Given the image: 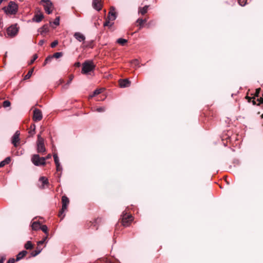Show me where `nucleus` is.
Returning <instances> with one entry per match:
<instances>
[{"instance_id": "obj_1", "label": "nucleus", "mask_w": 263, "mask_h": 263, "mask_svg": "<svg viewBox=\"0 0 263 263\" xmlns=\"http://www.w3.org/2000/svg\"><path fill=\"white\" fill-rule=\"evenodd\" d=\"M3 10L7 14H15L18 10V6L15 2L11 1L7 7H4Z\"/></svg>"}, {"instance_id": "obj_2", "label": "nucleus", "mask_w": 263, "mask_h": 263, "mask_svg": "<svg viewBox=\"0 0 263 263\" xmlns=\"http://www.w3.org/2000/svg\"><path fill=\"white\" fill-rule=\"evenodd\" d=\"M36 151L39 153H43L46 152V148L44 145V139L41 137V133L37 135Z\"/></svg>"}, {"instance_id": "obj_3", "label": "nucleus", "mask_w": 263, "mask_h": 263, "mask_svg": "<svg viewBox=\"0 0 263 263\" xmlns=\"http://www.w3.org/2000/svg\"><path fill=\"white\" fill-rule=\"evenodd\" d=\"M95 68V65L93 64L92 61H86L83 63L82 73L84 74H87L89 72H90Z\"/></svg>"}, {"instance_id": "obj_4", "label": "nucleus", "mask_w": 263, "mask_h": 263, "mask_svg": "<svg viewBox=\"0 0 263 263\" xmlns=\"http://www.w3.org/2000/svg\"><path fill=\"white\" fill-rule=\"evenodd\" d=\"M31 161L36 166L44 165L45 164L44 157H41L38 154H34L31 157Z\"/></svg>"}, {"instance_id": "obj_5", "label": "nucleus", "mask_w": 263, "mask_h": 263, "mask_svg": "<svg viewBox=\"0 0 263 263\" xmlns=\"http://www.w3.org/2000/svg\"><path fill=\"white\" fill-rule=\"evenodd\" d=\"M40 3L43 6L44 10L48 14L52 13V9L53 8L52 2L49 0H41Z\"/></svg>"}, {"instance_id": "obj_6", "label": "nucleus", "mask_w": 263, "mask_h": 263, "mask_svg": "<svg viewBox=\"0 0 263 263\" xmlns=\"http://www.w3.org/2000/svg\"><path fill=\"white\" fill-rule=\"evenodd\" d=\"M62 208L61 210L59 216L63 218L65 215L63 214L65 211L67 209V206L69 204V199L66 196H63L62 198Z\"/></svg>"}, {"instance_id": "obj_7", "label": "nucleus", "mask_w": 263, "mask_h": 263, "mask_svg": "<svg viewBox=\"0 0 263 263\" xmlns=\"http://www.w3.org/2000/svg\"><path fill=\"white\" fill-rule=\"evenodd\" d=\"M122 224L124 227H127L129 225V222L133 220V217L131 215H127V213L124 211L122 213Z\"/></svg>"}, {"instance_id": "obj_8", "label": "nucleus", "mask_w": 263, "mask_h": 263, "mask_svg": "<svg viewBox=\"0 0 263 263\" xmlns=\"http://www.w3.org/2000/svg\"><path fill=\"white\" fill-rule=\"evenodd\" d=\"M18 31L16 25H12L7 28V33L8 36L13 37L17 34Z\"/></svg>"}, {"instance_id": "obj_9", "label": "nucleus", "mask_w": 263, "mask_h": 263, "mask_svg": "<svg viewBox=\"0 0 263 263\" xmlns=\"http://www.w3.org/2000/svg\"><path fill=\"white\" fill-rule=\"evenodd\" d=\"M20 132L18 130H17L15 132V133L12 137L11 142L15 147L17 146V143L19 142L20 140Z\"/></svg>"}, {"instance_id": "obj_10", "label": "nucleus", "mask_w": 263, "mask_h": 263, "mask_svg": "<svg viewBox=\"0 0 263 263\" xmlns=\"http://www.w3.org/2000/svg\"><path fill=\"white\" fill-rule=\"evenodd\" d=\"M43 118L42 113L41 111L37 108L33 110V120L35 121H39L42 120Z\"/></svg>"}, {"instance_id": "obj_11", "label": "nucleus", "mask_w": 263, "mask_h": 263, "mask_svg": "<svg viewBox=\"0 0 263 263\" xmlns=\"http://www.w3.org/2000/svg\"><path fill=\"white\" fill-rule=\"evenodd\" d=\"M73 36L80 42H84L86 39L85 35L80 32H75L73 34Z\"/></svg>"}, {"instance_id": "obj_12", "label": "nucleus", "mask_w": 263, "mask_h": 263, "mask_svg": "<svg viewBox=\"0 0 263 263\" xmlns=\"http://www.w3.org/2000/svg\"><path fill=\"white\" fill-rule=\"evenodd\" d=\"M92 7L97 11H100L102 8V4L100 0H93Z\"/></svg>"}, {"instance_id": "obj_13", "label": "nucleus", "mask_w": 263, "mask_h": 263, "mask_svg": "<svg viewBox=\"0 0 263 263\" xmlns=\"http://www.w3.org/2000/svg\"><path fill=\"white\" fill-rule=\"evenodd\" d=\"M119 84L121 87L125 88L129 86L130 82L127 79L121 80Z\"/></svg>"}, {"instance_id": "obj_14", "label": "nucleus", "mask_w": 263, "mask_h": 263, "mask_svg": "<svg viewBox=\"0 0 263 263\" xmlns=\"http://www.w3.org/2000/svg\"><path fill=\"white\" fill-rule=\"evenodd\" d=\"M44 18V15L43 14H35L32 18V21L33 22L39 23L41 22L42 19Z\"/></svg>"}, {"instance_id": "obj_15", "label": "nucleus", "mask_w": 263, "mask_h": 263, "mask_svg": "<svg viewBox=\"0 0 263 263\" xmlns=\"http://www.w3.org/2000/svg\"><path fill=\"white\" fill-rule=\"evenodd\" d=\"M39 31H40L41 34H43L44 33H46L49 31L48 26L47 24H45L43 25L42 27H41L39 29Z\"/></svg>"}, {"instance_id": "obj_16", "label": "nucleus", "mask_w": 263, "mask_h": 263, "mask_svg": "<svg viewBox=\"0 0 263 263\" xmlns=\"http://www.w3.org/2000/svg\"><path fill=\"white\" fill-rule=\"evenodd\" d=\"M27 252L25 250H23L20 252L17 255L16 257V261H19L22 259L24 256L27 254Z\"/></svg>"}, {"instance_id": "obj_17", "label": "nucleus", "mask_w": 263, "mask_h": 263, "mask_svg": "<svg viewBox=\"0 0 263 263\" xmlns=\"http://www.w3.org/2000/svg\"><path fill=\"white\" fill-rule=\"evenodd\" d=\"M41 226V223L39 221H34L31 224L32 229L35 231L40 230Z\"/></svg>"}, {"instance_id": "obj_18", "label": "nucleus", "mask_w": 263, "mask_h": 263, "mask_svg": "<svg viewBox=\"0 0 263 263\" xmlns=\"http://www.w3.org/2000/svg\"><path fill=\"white\" fill-rule=\"evenodd\" d=\"M117 16L116 14V12L113 11H110L108 13V19L110 21H114L116 20Z\"/></svg>"}, {"instance_id": "obj_19", "label": "nucleus", "mask_w": 263, "mask_h": 263, "mask_svg": "<svg viewBox=\"0 0 263 263\" xmlns=\"http://www.w3.org/2000/svg\"><path fill=\"white\" fill-rule=\"evenodd\" d=\"M131 65L136 69L140 67L139 62L137 59H134L132 60L131 61Z\"/></svg>"}, {"instance_id": "obj_20", "label": "nucleus", "mask_w": 263, "mask_h": 263, "mask_svg": "<svg viewBox=\"0 0 263 263\" xmlns=\"http://www.w3.org/2000/svg\"><path fill=\"white\" fill-rule=\"evenodd\" d=\"M10 158L9 157H7L4 160L0 162V167L4 166L5 165L9 163L10 162Z\"/></svg>"}, {"instance_id": "obj_21", "label": "nucleus", "mask_w": 263, "mask_h": 263, "mask_svg": "<svg viewBox=\"0 0 263 263\" xmlns=\"http://www.w3.org/2000/svg\"><path fill=\"white\" fill-rule=\"evenodd\" d=\"M42 250V249L38 246L36 249L31 253V255L32 256L35 257L39 254L41 252Z\"/></svg>"}, {"instance_id": "obj_22", "label": "nucleus", "mask_w": 263, "mask_h": 263, "mask_svg": "<svg viewBox=\"0 0 263 263\" xmlns=\"http://www.w3.org/2000/svg\"><path fill=\"white\" fill-rule=\"evenodd\" d=\"M74 78L73 75H70L69 78V80L67 81V82L63 86L64 88L67 89L69 87V85L71 83V81H72L73 79Z\"/></svg>"}, {"instance_id": "obj_23", "label": "nucleus", "mask_w": 263, "mask_h": 263, "mask_svg": "<svg viewBox=\"0 0 263 263\" xmlns=\"http://www.w3.org/2000/svg\"><path fill=\"white\" fill-rule=\"evenodd\" d=\"M148 6H145L144 7L142 8H139V12L141 13L142 15L145 14L148 10Z\"/></svg>"}, {"instance_id": "obj_24", "label": "nucleus", "mask_w": 263, "mask_h": 263, "mask_svg": "<svg viewBox=\"0 0 263 263\" xmlns=\"http://www.w3.org/2000/svg\"><path fill=\"white\" fill-rule=\"evenodd\" d=\"M101 92H102V89H96L93 92V93L92 95L89 96V98H92L93 97H95V96L98 95L101 93Z\"/></svg>"}, {"instance_id": "obj_25", "label": "nucleus", "mask_w": 263, "mask_h": 263, "mask_svg": "<svg viewBox=\"0 0 263 263\" xmlns=\"http://www.w3.org/2000/svg\"><path fill=\"white\" fill-rule=\"evenodd\" d=\"M127 42V40L122 38H119L117 40V43L122 46H124Z\"/></svg>"}, {"instance_id": "obj_26", "label": "nucleus", "mask_w": 263, "mask_h": 263, "mask_svg": "<svg viewBox=\"0 0 263 263\" xmlns=\"http://www.w3.org/2000/svg\"><path fill=\"white\" fill-rule=\"evenodd\" d=\"M33 245L30 241H28L25 245V248L27 250H30L33 248Z\"/></svg>"}, {"instance_id": "obj_27", "label": "nucleus", "mask_w": 263, "mask_h": 263, "mask_svg": "<svg viewBox=\"0 0 263 263\" xmlns=\"http://www.w3.org/2000/svg\"><path fill=\"white\" fill-rule=\"evenodd\" d=\"M39 181L42 182L43 185H44L48 183L47 178L44 176L41 177L39 179Z\"/></svg>"}, {"instance_id": "obj_28", "label": "nucleus", "mask_w": 263, "mask_h": 263, "mask_svg": "<svg viewBox=\"0 0 263 263\" xmlns=\"http://www.w3.org/2000/svg\"><path fill=\"white\" fill-rule=\"evenodd\" d=\"M40 229L45 233L46 235H48V227L46 225H43L41 226Z\"/></svg>"}, {"instance_id": "obj_29", "label": "nucleus", "mask_w": 263, "mask_h": 263, "mask_svg": "<svg viewBox=\"0 0 263 263\" xmlns=\"http://www.w3.org/2000/svg\"><path fill=\"white\" fill-rule=\"evenodd\" d=\"M33 71V69H32L30 70H29L28 72V73H27V74L25 76L24 79L25 80H27V79H29L31 77V75L32 74Z\"/></svg>"}, {"instance_id": "obj_30", "label": "nucleus", "mask_w": 263, "mask_h": 263, "mask_svg": "<svg viewBox=\"0 0 263 263\" xmlns=\"http://www.w3.org/2000/svg\"><path fill=\"white\" fill-rule=\"evenodd\" d=\"M62 55H63V53L62 52H55L51 56L53 57V58H54L56 59H58V58L61 57L62 56Z\"/></svg>"}, {"instance_id": "obj_31", "label": "nucleus", "mask_w": 263, "mask_h": 263, "mask_svg": "<svg viewBox=\"0 0 263 263\" xmlns=\"http://www.w3.org/2000/svg\"><path fill=\"white\" fill-rule=\"evenodd\" d=\"M11 105V103L8 100H5L3 102V106L4 107L6 108L9 107Z\"/></svg>"}, {"instance_id": "obj_32", "label": "nucleus", "mask_w": 263, "mask_h": 263, "mask_svg": "<svg viewBox=\"0 0 263 263\" xmlns=\"http://www.w3.org/2000/svg\"><path fill=\"white\" fill-rule=\"evenodd\" d=\"M47 238H48L47 235H46V236L44 237L42 240H40V241L37 242V245L40 246L41 245L43 244L44 242H46Z\"/></svg>"}, {"instance_id": "obj_33", "label": "nucleus", "mask_w": 263, "mask_h": 263, "mask_svg": "<svg viewBox=\"0 0 263 263\" xmlns=\"http://www.w3.org/2000/svg\"><path fill=\"white\" fill-rule=\"evenodd\" d=\"M110 21H110L109 20L106 21L104 23V26H109V27L112 26L113 25V24H114V23H111Z\"/></svg>"}, {"instance_id": "obj_34", "label": "nucleus", "mask_w": 263, "mask_h": 263, "mask_svg": "<svg viewBox=\"0 0 263 263\" xmlns=\"http://www.w3.org/2000/svg\"><path fill=\"white\" fill-rule=\"evenodd\" d=\"M54 161L55 164L59 163V159L57 154H54L53 155Z\"/></svg>"}, {"instance_id": "obj_35", "label": "nucleus", "mask_w": 263, "mask_h": 263, "mask_svg": "<svg viewBox=\"0 0 263 263\" xmlns=\"http://www.w3.org/2000/svg\"><path fill=\"white\" fill-rule=\"evenodd\" d=\"M53 24L56 26H58L60 24V17H57L54 21L53 22Z\"/></svg>"}, {"instance_id": "obj_36", "label": "nucleus", "mask_w": 263, "mask_h": 263, "mask_svg": "<svg viewBox=\"0 0 263 263\" xmlns=\"http://www.w3.org/2000/svg\"><path fill=\"white\" fill-rule=\"evenodd\" d=\"M31 128H33V129L32 130L29 131V133L31 136H33L35 133V126L34 124H33L31 126Z\"/></svg>"}, {"instance_id": "obj_37", "label": "nucleus", "mask_w": 263, "mask_h": 263, "mask_svg": "<svg viewBox=\"0 0 263 263\" xmlns=\"http://www.w3.org/2000/svg\"><path fill=\"white\" fill-rule=\"evenodd\" d=\"M247 0H238L239 4L241 6H244L247 3Z\"/></svg>"}, {"instance_id": "obj_38", "label": "nucleus", "mask_w": 263, "mask_h": 263, "mask_svg": "<svg viewBox=\"0 0 263 263\" xmlns=\"http://www.w3.org/2000/svg\"><path fill=\"white\" fill-rule=\"evenodd\" d=\"M96 110L99 112H104L105 110V108L104 107H100L97 108L96 109Z\"/></svg>"}, {"instance_id": "obj_39", "label": "nucleus", "mask_w": 263, "mask_h": 263, "mask_svg": "<svg viewBox=\"0 0 263 263\" xmlns=\"http://www.w3.org/2000/svg\"><path fill=\"white\" fill-rule=\"evenodd\" d=\"M145 20H143L142 18H138L137 20V22L140 25H142L143 23L145 22Z\"/></svg>"}, {"instance_id": "obj_40", "label": "nucleus", "mask_w": 263, "mask_h": 263, "mask_svg": "<svg viewBox=\"0 0 263 263\" xmlns=\"http://www.w3.org/2000/svg\"><path fill=\"white\" fill-rule=\"evenodd\" d=\"M58 44V41L57 40L54 41L51 44V48H54Z\"/></svg>"}, {"instance_id": "obj_41", "label": "nucleus", "mask_w": 263, "mask_h": 263, "mask_svg": "<svg viewBox=\"0 0 263 263\" xmlns=\"http://www.w3.org/2000/svg\"><path fill=\"white\" fill-rule=\"evenodd\" d=\"M57 171H60L62 170V167L60 164V163L55 164Z\"/></svg>"}, {"instance_id": "obj_42", "label": "nucleus", "mask_w": 263, "mask_h": 263, "mask_svg": "<svg viewBox=\"0 0 263 263\" xmlns=\"http://www.w3.org/2000/svg\"><path fill=\"white\" fill-rule=\"evenodd\" d=\"M52 59H53V57H52L51 55H49L46 58L45 60H46V62L49 63L51 61Z\"/></svg>"}, {"instance_id": "obj_43", "label": "nucleus", "mask_w": 263, "mask_h": 263, "mask_svg": "<svg viewBox=\"0 0 263 263\" xmlns=\"http://www.w3.org/2000/svg\"><path fill=\"white\" fill-rule=\"evenodd\" d=\"M37 58V54H34L33 55V59L30 61V64H32L34 61Z\"/></svg>"}, {"instance_id": "obj_44", "label": "nucleus", "mask_w": 263, "mask_h": 263, "mask_svg": "<svg viewBox=\"0 0 263 263\" xmlns=\"http://www.w3.org/2000/svg\"><path fill=\"white\" fill-rule=\"evenodd\" d=\"M257 101L258 102V105L261 103H263V94H262V97H260L259 98H258Z\"/></svg>"}, {"instance_id": "obj_45", "label": "nucleus", "mask_w": 263, "mask_h": 263, "mask_svg": "<svg viewBox=\"0 0 263 263\" xmlns=\"http://www.w3.org/2000/svg\"><path fill=\"white\" fill-rule=\"evenodd\" d=\"M260 88H257V89H256L255 96V97H258L259 96V94L260 93Z\"/></svg>"}, {"instance_id": "obj_46", "label": "nucleus", "mask_w": 263, "mask_h": 263, "mask_svg": "<svg viewBox=\"0 0 263 263\" xmlns=\"http://www.w3.org/2000/svg\"><path fill=\"white\" fill-rule=\"evenodd\" d=\"M15 260L14 258H10L8 260L7 263H14Z\"/></svg>"}, {"instance_id": "obj_47", "label": "nucleus", "mask_w": 263, "mask_h": 263, "mask_svg": "<svg viewBox=\"0 0 263 263\" xmlns=\"http://www.w3.org/2000/svg\"><path fill=\"white\" fill-rule=\"evenodd\" d=\"M51 158V154H48L46 157H44L45 161H46V160H47V159H50Z\"/></svg>"}, {"instance_id": "obj_48", "label": "nucleus", "mask_w": 263, "mask_h": 263, "mask_svg": "<svg viewBox=\"0 0 263 263\" xmlns=\"http://www.w3.org/2000/svg\"><path fill=\"white\" fill-rule=\"evenodd\" d=\"M44 42H45L44 40H40L39 42V45L40 46H42L44 44Z\"/></svg>"}, {"instance_id": "obj_49", "label": "nucleus", "mask_w": 263, "mask_h": 263, "mask_svg": "<svg viewBox=\"0 0 263 263\" xmlns=\"http://www.w3.org/2000/svg\"><path fill=\"white\" fill-rule=\"evenodd\" d=\"M246 98L248 100L249 102H250L251 100L252 99V98H251L250 97L247 96ZM253 99H255V97H253Z\"/></svg>"}, {"instance_id": "obj_50", "label": "nucleus", "mask_w": 263, "mask_h": 263, "mask_svg": "<svg viewBox=\"0 0 263 263\" xmlns=\"http://www.w3.org/2000/svg\"><path fill=\"white\" fill-rule=\"evenodd\" d=\"M3 25L2 20L0 18V29H2L3 28Z\"/></svg>"}, {"instance_id": "obj_51", "label": "nucleus", "mask_w": 263, "mask_h": 263, "mask_svg": "<svg viewBox=\"0 0 263 263\" xmlns=\"http://www.w3.org/2000/svg\"><path fill=\"white\" fill-rule=\"evenodd\" d=\"M5 259V257H2L0 259V263H3Z\"/></svg>"}, {"instance_id": "obj_52", "label": "nucleus", "mask_w": 263, "mask_h": 263, "mask_svg": "<svg viewBox=\"0 0 263 263\" xmlns=\"http://www.w3.org/2000/svg\"><path fill=\"white\" fill-rule=\"evenodd\" d=\"M76 65L77 66H80V63L78 62V63H76Z\"/></svg>"}, {"instance_id": "obj_53", "label": "nucleus", "mask_w": 263, "mask_h": 263, "mask_svg": "<svg viewBox=\"0 0 263 263\" xmlns=\"http://www.w3.org/2000/svg\"><path fill=\"white\" fill-rule=\"evenodd\" d=\"M47 63H48V62H46V60H45L44 63V64H43V65H44V66L46 65Z\"/></svg>"}, {"instance_id": "obj_54", "label": "nucleus", "mask_w": 263, "mask_h": 263, "mask_svg": "<svg viewBox=\"0 0 263 263\" xmlns=\"http://www.w3.org/2000/svg\"><path fill=\"white\" fill-rule=\"evenodd\" d=\"M252 102H253V104L254 105L256 104V102H255V101H254V100H253V101H252Z\"/></svg>"}, {"instance_id": "obj_55", "label": "nucleus", "mask_w": 263, "mask_h": 263, "mask_svg": "<svg viewBox=\"0 0 263 263\" xmlns=\"http://www.w3.org/2000/svg\"><path fill=\"white\" fill-rule=\"evenodd\" d=\"M2 0H0V5L2 4Z\"/></svg>"}, {"instance_id": "obj_56", "label": "nucleus", "mask_w": 263, "mask_h": 263, "mask_svg": "<svg viewBox=\"0 0 263 263\" xmlns=\"http://www.w3.org/2000/svg\"><path fill=\"white\" fill-rule=\"evenodd\" d=\"M261 118H263V114L261 115Z\"/></svg>"}]
</instances>
